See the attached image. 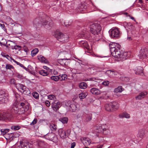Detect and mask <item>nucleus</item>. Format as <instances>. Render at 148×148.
<instances>
[{"label": "nucleus", "mask_w": 148, "mask_h": 148, "mask_svg": "<svg viewBox=\"0 0 148 148\" xmlns=\"http://www.w3.org/2000/svg\"><path fill=\"white\" fill-rule=\"evenodd\" d=\"M36 145H37V146L40 148L44 147L45 145V142L40 140H38Z\"/></svg>", "instance_id": "nucleus-28"}, {"label": "nucleus", "mask_w": 148, "mask_h": 148, "mask_svg": "<svg viewBox=\"0 0 148 148\" xmlns=\"http://www.w3.org/2000/svg\"><path fill=\"white\" fill-rule=\"evenodd\" d=\"M12 60L15 62L17 65H19L21 67L23 66V65L21 64L19 62L15 61L14 59H12Z\"/></svg>", "instance_id": "nucleus-52"}, {"label": "nucleus", "mask_w": 148, "mask_h": 148, "mask_svg": "<svg viewBox=\"0 0 148 148\" xmlns=\"http://www.w3.org/2000/svg\"><path fill=\"white\" fill-rule=\"evenodd\" d=\"M78 44L81 47L86 48L87 49H89L88 44L87 42L86 41H80L78 42Z\"/></svg>", "instance_id": "nucleus-21"}, {"label": "nucleus", "mask_w": 148, "mask_h": 148, "mask_svg": "<svg viewBox=\"0 0 148 148\" xmlns=\"http://www.w3.org/2000/svg\"><path fill=\"white\" fill-rule=\"evenodd\" d=\"M49 128L53 132L55 131L57 129V126L55 124L52 123L50 124Z\"/></svg>", "instance_id": "nucleus-33"}, {"label": "nucleus", "mask_w": 148, "mask_h": 148, "mask_svg": "<svg viewBox=\"0 0 148 148\" xmlns=\"http://www.w3.org/2000/svg\"><path fill=\"white\" fill-rule=\"evenodd\" d=\"M109 32L110 36L114 39L119 38L120 36V32L118 28H112Z\"/></svg>", "instance_id": "nucleus-7"}, {"label": "nucleus", "mask_w": 148, "mask_h": 148, "mask_svg": "<svg viewBox=\"0 0 148 148\" xmlns=\"http://www.w3.org/2000/svg\"><path fill=\"white\" fill-rule=\"evenodd\" d=\"M90 31L94 35H98L100 34L101 27L99 24L94 23L90 26Z\"/></svg>", "instance_id": "nucleus-3"}, {"label": "nucleus", "mask_w": 148, "mask_h": 148, "mask_svg": "<svg viewBox=\"0 0 148 148\" xmlns=\"http://www.w3.org/2000/svg\"><path fill=\"white\" fill-rule=\"evenodd\" d=\"M146 131L145 128L140 129L138 130L137 136L140 139V140H141L146 136Z\"/></svg>", "instance_id": "nucleus-14"}, {"label": "nucleus", "mask_w": 148, "mask_h": 148, "mask_svg": "<svg viewBox=\"0 0 148 148\" xmlns=\"http://www.w3.org/2000/svg\"><path fill=\"white\" fill-rule=\"evenodd\" d=\"M85 113L83 112H80L77 114V118H82L85 116Z\"/></svg>", "instance_id": "nucleus-39"}, {"label": "nucleus", "mask_w": 148, "mask_h": 148, "mask_svg": "<svg viewBox=\"0 0 148 148\" xmlns=\"http://www.w3.org/2000/svg\"><path fill=\"white\" fill-rule=\"evenodd\" d=\"M5 69L7 70H12V69H13V70H14V67L12 65L8 64H6Z\"/></svg>", "instance_id": "nucleus-32"}, {"label": "nucleus", "mask_w": 148, "mask_h": 148, "mask_svg": "<svg viewBox=\"0 0 148 148\" xmlns=\"http://www.w3.org/2000/svg\"><path fill=\"white\" fill-rule=\"evenodd\" d=\"M127 23L126 22H124L123 23V26H124V27L127 29V26L128 25V23Z\"/></svg>", "instance_id": "nucleus-57"}, {"label": "nucleus", "mask_w": 148, "mask_h": 148, "mask_svg": "<svg viewBox=\"0 0 148 148\" xmlns=\"http://www.w3.org/2000/svg\"><path fill=\"white\" fill-rule=\"evenodd\" d=\"M105 109L108 111H113L112 108L111 106L110 103L106 104L105 105Z\"/></svg>", "instance_id": "nucleus-29"}, {"label": "nucleus", "mask_w": 148, "mask_h": 148, "mask_svg": "<svg viewBox=\"0 0 148 148\" xmlns=\"http://www.w3.org/2000/svg\"><path fill=\"white\" fill-rule=\"evenodd\" d=\"M38 59L39 61L42 63H48V60L45 58L42 55H40L37 56Z\"/></svg>", "instance_id": "nucleus-25"}, {"label": "nucleus", "mask_w": 148, "mask_h": 148, "mask_svg": "<svg viewBox=\"0 0 148 148\" xmlns=\"http://www.w3.org/2000/svg\"><path fill=\"white\" fill-rule=\"evenodd\" d=\"M53 35L59 41L64 43L68 42L69 40V37L67 34H64L58 31H56L53 33Z\"/></svg>", "instance_id": "nucleus-2"}, {"label": "nucleus", "mask_w": 148, "mask_h": 148, "mask_svg": "<svg viewBox=\"0 0 148 148\" xmlns=\"http://www.w3.org/2000/svg\"><path fill=\"white\" fill-rule=\"evenodd\" d=\"M67 103L68 104H66V105L67 106L70 108V110L71 109L72 111H74L75 110H77V104L76 103L69 101L67 102Z\"/></svg>", "instance_id": "nucleus-15"}, {"label": "nucleus", "mask_w": 148, "mask_h": 148, "mask_svg": "<svg viewBox=\"0 0 148 148\" xmlns=\"http://www.w3.org/2000/svg\"><path fill=\"white\" fill-rule=\"evenodd\" d=\"M121 46L118 43L112 42L109 44L110 50L112 56L117 58L118 61H123L127 58V53L123 52L120 49Z\"/></svg>", "instance_id": "nucleus-1"}, {"label": "nucleus", "mask_w": 148, "mask_h": 148, "mask_svg": "<svg viewBox=\"0 0 148 148\" xmlns=\"http://www.w3.org/2000/svg\"><path fill=\"white\" fill-rule=\"evenodd\" d=\"M49 27H52L53 26V22L52 21H51V22H49Z\"/></svg>", "instance_id": "nucleus-63"}, {"label": "nucleus", "mask_w": 148, "mask_h": 148, "mask_svg": "<svg viewBox=\"0 0 148 148\" xmlns=\"http://www.w3.org/2000/svg\"><path fill=\"white\" fill-rule=\"evenodd\" d=\"M8 94L3 92H0V103H4L8 101Z\"/></svg>", "instance_id": "nucleus-11"}, {"label": "nucleus", "mask_w": 148, "mask_h": 148, "mask_svg": "<svg viewBox=\"0 0 148 148\" xmlns=\"http://www.w3.org/2000/svg\"><path fill=\"white\" fill-rule=\"evenodd\" d=\"M147 92H142L140 93L139 95L136 97L135 99L136 100H140L144 98L147 95Z\"/></svg>", "instance_id": "nucleus-23"}, {"label": "nucleus", "mask_w": 148, "mask_h": 148, "mask_svg": "<svg viewBox=\"0 0 148 148\" xmlns=\"http://www.w3.org/2000/svg\"><path fill=\"white\" fill-rule=\"evenodd\" d=\"M21 46L16 45V46H12L11 49H15L16 50H18V51H20L21 50Z\"/></svg>", "instance_id": "nucleus-44"}, {"label": "nucleus", "mask_w": 148, "mask_h": 148, "mask_svg": "<svg viewBox=\"0 0 148 148\" xmlns=\"http://www.w3.org/2000/svg\"><path fill=\"white\" fill-rule=\"evenodd\" d=\"M68 59H61L58 60V62L61 65L64 66H66L67 65V63L66 60Z\"/></svg>", "instance_id": "nucleus-26"}, {"label": "nucleus", "mask_w": 148, "mask_h": 148, "mask_svg": "<svg viewBox=\"0 0 148 148\" xmlns=\"http://www.w3.org/2000/svg\"><path fill=\"white\" fill-rule=\"evenodd\" d=\"M87 92L82 93L79 95V96L80 99L84 98L87 95Z\"/></svg>", "instance_id": "nucleus-41"}, {"label": "nucleus", "mask_w": 148, "mask_h": 148, "mask_svg": "<svg viewBox=\"0 0 148 148\" xmlns=\"http://www.w3.org/2000/svg\"><path fill=\"white\" fill-rule=\"evenodd\" d=\"M90 92L93 94L99 95L101 93L100 90L96 88H92L90 89Z\"/></svg>", "instance_id": "nucleus-24"}, {"label": "nucleus", "mask_w": 148, "mask_h": 148, "mask_svg": "<svg viewBox=\"0 0 148 148\" xmlns=\"http://www.w3.org/2000/svg\"><path fill=\"white\" fill-rule=\"evenodd\" d=\"M39 73L43 76H47L48 75V72L47 71L41 70L39 71Z\"/></svg>", "instance_id": "nucleus-37"}, {"label": "nucleus", "mask_w": 148, "mask_h": 148, "mask_svg": "<svg viewBox=\"0 0 148 148\" xmlns=\"http://www.w3.org/2000/svg\"><path fill=\"white\" fill-rule=\"evenodd\" d=\"M28 104L26 101L24 102H20L19 103V109L18 110V114H25L29 109Z\"/></svg>", "instance_id": "nucleus-5"}, {"label": "nucleus", "mask_w": 148, "mask_h": 148, "mask_svg": "<svg viewBox=\"0 0 148 148\" xmlns=\"http://www.w3.org/2000/svg\"><path fill=\"white\" fill-rule=\"evenodd\" d=\"M10 83L11 84H14L15 86L16 84H17L16 83V81L13 79H12L11 80L10 82Z\"/></svg>", "instance_id": "nucleus-53"}, {"label": "nucleus", "mask_w": 148, "mask_h": 148, "mask_svg": "<svg viewBox=\"0 0 148 148\" xmlns=\"http://www.w3.org/2000/svg\"><path fill=\"white\" fill-rule=\"evenodd\" d=\"M64 24L66 26V27H68V26H70L71 24V23H67L66 21H65L64 22Z\"/></svg>", "instance_id": "nucleus-58"}, {"label": "nucleus", "mask_w": 148, "mask_h": 148, "mask_svg": "<svg viewBox=\"0 0 148 148\" xmlns=\"http://www.w3.org/2000/svg\"><path fill=\"white\" fill-rule=\"evenodd\" d=\"M2 40H4L5 41H6L5 43V42H3V45L4 46H6V44H7V42H6V40L5 39H3Z\"/></svg>", "instance_id": "nucleus-64"}, {"label": "nucleus", "mask_w": 148, "mask_h": 148, "mask_svg": "<svg viewBox=\"0 0 148 148\" xmlns=\"http://www.w3.org/2000/svg\"><path fill=\"white\" fill-rule=\"evenodd\" d=\"M19 148H30L29 144L27 141L26 142L20 141Z\"/></svg>", "instance_id": "nucleus-20"}, {"label": "nucleus", "mask_w": 148, "mask_h": 148, "mask_svg": "<svg viewBox=\"0 0 148 148\" xmlns=\"http://www.w3.org/2000/svg\"><path fill=\"white\" fill-rule=\"evenodd\" d=\"M104 127L105 126L104 125L99 126L98 128H97V132L99 133L102 132L104 134H106V132H108L109 130L107 128H105Z\"/></svg>", "instance_id": "nucleus-18"}, {"label": "nucleus", "mask_w": 148, "mask_h": 148, "mask_svg": "<svg viewBox=\"0 0 148 148\" xmlns=\"http://www.w3.org/2000/svg\"><path fill=\"white\" fill-rule=\"evenodd\" d=\"M21 128L20 126L19 125H13L11 126V128L14 130H18Z\"/></svg>", "instance_id": "nucleus-43"}, {"label": "nucleus", "mask_w": 148, "mask_h": 148, "mask_svg": "<svg viewBox=\"0 0 148 148\" xmlns=\"http://www.w3.org/2000/svg\"><path fill=\"white\" fill-rule=\"evenodd\" d=\"M44 138L49 140L56 142L57 141L58 138L55 134L53 132L49 133L44 136Z\"/></svg>", "instance_id": "nucleus-9"}, {"label": "nucleus", "mask_w": 148, "mask_h": 148, "mask_svg": "<svg viewBox=\"0 0 148 148\" xmlns=\"http://www.w3.org/2000/svg\"><path fill=\"white\" fill-rule=\"evenodd\" d=\"M23 49L24 51L26 52V53H27L29 51V50L27 48V47L25 46H24L23 47Z\"/></svg>", "instance_id": "nucleus-54"}, {"label": "nucleus", "mask_w": 148, "mask_h": 148, "mask_svg": "<svg viewBox=\"0 0 148 148\" xmlns=\"http://www.w3.org/2000/svg\"><path fill=\"white\" fill-rule=\"evenodd\" d=\"M109 84V82L108 81H105L102 83V85L105 86H108Z\"/></svg>", "instance_id": "nucleus-51"}, {"label": "nucleus", "mask_w": 148, "mask_h": 148, "mask_svg": "<svg viewBox=\"0 0 148 148\" xmlns=\"http://www.w3.org/2000/svg\"><path fill=\"white\" fill-rule=\"evenodd\" d=\"M106 74L110 77L113 78L118 77L119 73L117 71L108 70L106 72Z\"/></svg>", "instance_id": "nucleus-17"}, {"label": "nucleus", "mask_w": 148, "mask_h": 148, "mask_svg": "<svg viewBox=\"0 0 148 148\" xmlns=\"http://www.w3.org/2000/svg\"><path fill=\"white\" fill-rule=\"evenodd\" d=\"M51 79L55 81H57L60 79V77L57 76H53L51 77Z\"/></svg>", "instance_id": "nucleus-45"}, {"label": "nucleus", "mask_w": 148, "mask_h": 148, "mask_svg": "<svg viewBox=\"0 0 148 148\" xmlns=\"http://www.w3.org/2000/svg\"><path fill=\"white\" fill-rule=\"evenodd\" d=\"M2 56L6 58L8 60H12V59H13L12 58L10 57L8 55H2Z\"/></svg>", "instance_id": "nucleus-49"}, {"label": "nucleus", "mask_w": 148, "mask_h": 148, "mask_svg": "<svg viewBox=\"0 0 148 148\" xmlns=\"http://www.w3.org/2000/svg\"><path fill=\"white\" fill-rule=\"evenodd\" d=\"M119 116L120 118L125 117L126 118H129L130 117V115L126 112H124L122 114L119 115Z\"/></svg>", "instance_id": "nucleus-30"}, {"label": "nucleus", "mask_w": 148, "mask_h": 148, "mask_svg": "<svg viewBox=\"0 0 148 148\" xmlns=\"http://www.w3.org/2000/svg\"><path fill=\"white\" fill-rule=\"evenodd\" d=\"M59 120L63 123H66L68 121V119L67 117H64L60 118Z\"/></svg>", "instance_id": "nucleus-38"}, {"label": "nucleus", "mask_w": 148, "mask_h": 148, "mask_svg": "<svg viewBox=\"0 0 148 148\" xmlns=\"http://www.w3.org/2000/svg\"><path fill=\"white\" fill-rule=\"evenodd\" d=\"M16 87L22 94L27 95H29L31 94L29 89L25 85L21 84L18 83L16 84Z\"/></svg>", "instance_id": "nucleus-4"}, {"label": "nucleus", "mask_w": 148, "mask_h": 148, "mask_svg": "<svg viewBox=\"0 0 148 148\" xmlns=\"http://www.w3.org/2000/svg\"><path fill=\"white\" fill-rule=\"evenodd\" d=\"M79 87L80 88L84 89L86 88L87 84L84 82H81L79 84Z\"/></svg>", "instance_id": "nucleus-34"}, {"label": "nucleus", "mask_w": 148, "mask_h": 148, "mask_svg": "<svg viewBox=\"0 0 148 148\" xmlns=\"http://www.w3.org/2000/svg\"><path fill=\"white\" fill-rule=\"evenodd\" d=\"M51 106L54 111H57L61 106V105L59 101L56 100L52 102Z\"/></svg>", "instance_id": "nucleus-16"}, {"label": "nucleus", "mask_w": 148, "mask_h": 148, "mask_svg": "<svg viewBox=\"0 0 148 148\" xmlns=\"http://www.w3.org/2000/svg\"><path fill=\"white\" fill-rule=\"evenodd\" d=\"M59 76L60 80H65L67 78V75L65 74L62 75L61 76L60 75Z\"/></svg>", "instance_id": "nucleus-46"}, {"label": "nucleus", "mask_w": 148, "mask_h": 148, "mask_svg": "<svg viewBox=\"0 0 148 148\" xmlns=\"http://www.w3.org/2000/svg\"><path fill=\"white\" fill-rule=\"evenodd\" d=\"M0 27H1L4 31L6 30V29L5 28V26L4 24L0 23Z\"/></svg>", "instance_id": "nucleus-56"}, {"label": "nucleus", "mask_w": 148, "mask_h": 148, "mask_svg": "<svg viewBox=\"0 0 148 148\" xmlns=\"http://www.w3.org/2000/svg\"><path fill=\"white\" fill-rule=\"evenodd\" d=\"M1 132V134L2 135H5L6 133L8 132L10 130L8 129H1L0 130Z\"/></svg>", "instance_id": "nucleus-40"}, {"label": "nucleus", "mask_w": 148, "mask_h": 148, "mask_svg": "<svg viewBox=\"0 0 148 148\" xmlns=\"http://www.w3.org/2000/svg\"><path fill=\"white\" fill-rule=\"evenodd\" d=\"M21 67H22L23 69H25L26 71H28L29 72H30V71L28 68L25 67V66H24L23 65V66H21Z\"/></svg>", "instance_id": "nucleus-60"}, {"label": "nucleus", "mask_w": 148, "mask_h": 148, "mask_svg": "<svg viewBox=\"0 0 148 148\" xmlns=\"http://www.w3.org/2000/svg\"><path fill=\"white\" fill-rule=\"evenodd\" d=\"M143 68L141 66L137 67L135 69V73L136 74L140 75H144L143 72Z\"/></svg>", "instance_id": "nucleus-22"}, {"label": "nucleus", "mask_w": 148, "mask_h": 148, "mask_svg": "<svg viewBox=\"0 0 148 148\" xmlns=\"http://www.w3.org/2000/svg\"><path fill=\"white\" fill-rule=\"evenodd\" d=\"M12 114H13L9 110L7 112L3 113L2 116L0 117V120L5 121L9 120L12 117Z\"/></svg>", "instance_id": "nucleus-12"}, {"label": "nucleus", "mask_w": 148, "mask_h": 148, "mask_svg": "<svg viewBox=\"0 0 148 148\" xmlns=\"http://www.w3.org/2000/svg\"><path fill=\"white\" fill-rule=\"evenodd\" d=\"M92 118V114L91 113L88 114H87V116H86L85 121L86 122H89L91 120Z\"/></svg>", "instance_id": "nucleus-31"}, {"label": "nucleus", "mask_w": 148, "mask_h": 148, "mask_svg": "<svg viewBox=\"0 0 148 148\" xmlns=\"http://www.w3.org/2000/svg\"><path fill=\"white\" fill-rule=\"evenodd\" d=\"M148 55V48H143L140 51V54L138 55L139 58L141 59L146 58Z\"/></svg>", "instance_id": "nucleus-10"}, {"label": "nucleus", "mask_w": 148, "mask_h": 148, "mask_svg": "<svg viewBox=\"0 0 148 148\" xmlns=\"http://www.w3.org/2000/svg\"><path fill=\"white\" fill-rule=\"evenodd\" d=\"M21 67H22L23 69H25L26 71H28L29 72H30V71L28 68L25 67V66H24L23 65V66H21Z\"/></svg>", "instance_id": "nucleus-61"}, {"label": "nucleus", "mask_w": 148, "mask_h": 148, "mask_svg": "<svg viewBox=\"0 0 148 148\" xmlns=\"http://www.w3.org/2000/svg\"><path fill=\"white\" fill-rule=\"evenodd\" d=\"M76 145L75 142H73L71 144V148H74Z\"/></svg>", "instance_id": "nucleus-59"}, {"label": "nucleus", "mask_w": 148, "mask_h": 148, "mask_svg": "<svg viewBox=\"0 0 148 148\" xmlns=\"http://www.w3.org/2000/svg\"><path fill=\"white\" fill-rule=\"evenodd\" d=\"M82 142L85 146H88L91 143L90 139L88 138H83L81 139Z\"/></svg>", "instance_id": "nucleus-19"}, {"label": "nucleus", "mask_w": 148, "mask_h": 148, "mask_svg": "<svg viewBox=\"0 0 148 148\" xmlns=\"http://www.w3.org/2000/svg\"><path fill=\"white\" fill-rule=\"evenodd\" d=\"M48 21L45 19L42 18H36L33 21V25L36 28L41 27L42 25L45 26L47 24Z\"/></svg>", "instance_id": "nucleus-6"}, {"label": "nucleus", "mask_w": 148, "mask_h": 148, "mask_svg": "<svg viewBox=\"0 0 148 148\" xmlns=\"http://www.w3.org/2000/svg\"><path fill=\"white\" fill-rule=\"evenodd\" d=\"M32 95L36 99H38L39 98V94L37 92H33L32 93Z\"/></svg>", "instance_id": "nucleus-47"}, {"label": "nucleus", "mask_w": 148, "mask_h": 148, "mask_svg": "<svg viewBox=\"0 0 148 148\" xmlns=\"http://www.w3.org/2000/svg\"><path fill=\"white\" fill-rule=\"evenodd\" d=\"M39 50L38 49L35 48L31 51V55L32 57H34L38 52Z\"/></svg>", "instance_id": "nucleus-36"}, {"label": "nucleus", "mask_w": 148, "mask_h": 148, "mask_svg": "<svg viewBox=\"0 0 148 148\" xmlns=\"http://www.w3.org/2000/svg\"><path fill=\"white\" fill-rule=\"evenodd\" d=\"M110 103L112 108L113 110H116L119 107V104L117 102L114 101Z\"/></svg>", "instance_id": "nucleus-27"}, {"label": "nucleus", "mask_w": 148, "mask_h": 148, "mask_svg": "<svg viewBox=\"0 0 148 148\" xmlns=\"http://www.w3.org/2000/svg\"><path fill=\"white\" fill-rule=\"evenodd\" d=\"M38 120L37 119L35 118L34 120L31 123L30 125H35L37 123Z\"/></svg>", "instance_id": "nucleus-50"}, {"label": "nucleus", "mask_w": 148, "mask_h": 148, "mask_svg": "<svg viewBox=\"0 0 148 148\" xmlns=\"http://www.w3.org/2000/svg\"><path fill=\"white\" fill-rule=\"evenodd\" d=\"M19 109V103L18 104L14 103L9 109V110L13 114H18Z\"/></svg>", "instance_id": "nucleus-13"}, {"label": "nucleus", "mask_w": 148, "mask_h": 148, "mask_svg": "<svg viewBox=\"0 0 148 148\" xmlns=\"http://www.w3.org/2000/svg\"><path fill=\"white\" fill-rule=\"evenodd\" d=\"M58 134L61 138H64L68 137L70 134L71 130L70 129L64 131L63 129H60L58 130Z\"/></svg>", "instance_id": "nucleus-8"}, {"label": "nucleus", "mask_w": 148, "mask_h": 148, "mask_svg": "<svg viewBox=\"0 0 148 148\" xmlns=\"http://www.w3.org/2000/svg\"><path fill=\"white\" fill-rule=\"evenodd\" d=\"M93 81L96 82H99L100 79H99L98 78L93 77Z\"/></svg>", "instance_id": "nucleus-55"}, {"label": "nucleus", "mask_w": 148, "mask_h": 148, "mask_svg": "<svg viewBox=\"0 0 148 148\" xmlns=\"http://www.w3.org/2000/svg\"><path fill=\"white\" fill-rule=\"evenodd\" d=\"M46 105L47 106H49L50 105V103L49 101H46L45 102Z\"/></svg>", "instance_id": "nucleus-62"}, {"label": "nucleus", "mask_w": 148, "mask_h": 148, "mask_svg": "<svg viewBox=\"0 0 148 148\" xmlns=\"http://www.w3.org/2000/svg\"><path fill=\"white\" fill-rule=\"evenodd\" d=\"M123 91L122 86H119L117 88L114 89V92H121Z\"/></svg>", "instance_id": "nucleus-35"}, {"label": "nucleus", "mask_w": 148, "mask_h": 148, "mask_svg": "<svg viewBox=\"0 0 148 148\" xmlns=\"http://www.w3.org/2000/svg\"><path fill=\"white\" fill-rule=\"evenodd\" d=\"M134 26L130 23H128V25L127 28L130 30H133L134 29Z\"/></svg>", "instance_id": "nucleus-48"}, {"label": "nucleus", "mask_w": 148, "mask_h": 148, "mask_svg": "<svg viewBox=\"0 0 148 148\" xmlns=\"http://www.w3.org/2000/svg\"><path fill=\"white\" fill-rule=\"evenodd\" d=\"M6 42H7V44H6V47H8L9 46H10L11 48L12 46H13V45L14 43V42L10 40H8L7 41H6Z\"/></svg>", "instance_id": "nucleus-42"}]
</instances>
